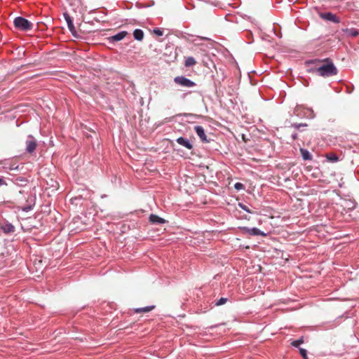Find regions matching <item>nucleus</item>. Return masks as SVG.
<instances>
[{"label":"nucleus","mask_w":359,"mask_h":359,"mask_svg":"<svg viewBox=\"0 0 359 359\" xmlns=\"http://www.w3.org/2000/svg\"><path fill=\"white\" fill-rule=\"evenodd\" d=\"M174 81L175 83L178 85L188 88L194 87L196 85V83L194 81L184 76H176L174 79Z\"/></svg>","instance_id":"nucleus-3"},{"label":"nucleus","mask_w":359,"mask_h":359,"mask_svg":"<svg viewBox=\"0 0 359 359\" xmlns=\"http://www.w3.org/2000/svg\"><path fill=\"white\" fill-rule=\"evenodd\" d=\"M227 302V299L224 297L220 298L215 304L216 306H221Z\"/></svg>","instance_id":"nucleus-20"},{"label":"nucleus","mask_w":359,"mask_h":359,"mask_svg":"<svg viewBox=\"0 0 359 359\" xmlns=\"http://www.w3.org/2000/svg\"><path fill=\"white\" fill-rule=\"evenodd\" d=\"M196 64V61L193 57H188L184 62V66L187 67L194 66Z\"/></svg>","instance_id":"nucleus-17"},{"label":"nucleus","mask_w":359,"mask_h":359,"mask_svg":"<svg viewBox=\"0 0 359 359\" xmlns=\"http://www.w3.org/2000/svg\"><path fill=\"white\" fill-rule=\"evenodd\" d=\"M304 343V339L303 338H300L298 340H296V341H293L291 342V345L294 346V347H298L300 344H303Z\"/></svg>","instance_id":"nucleus-18"},{"label":"nucleus","mask_w":359,"mask_h":359,"mask_svg":"<svg viewBox=\"0 0 359 359\" xmlns=\"http://www.w3.org/2000/svg\"><path fill=\"white\" fill-rule=\"evenodd\" d=\"M149 222L152 224H164L165 220L158 215H150L149 216Z\"/></svg>","instance_id":"nucleus-9"},{"label":"nucleus","mask_w":359,"mask_h":359,"mask_svg":"<svg viewBox=\"0 0 359 359\" xmlns=\"http://www.w3.org/2000/svg\"><path fill=\"white\" fill-rule=\"evenodd\" d=\"M299 353H300L301 355L304 358V359H307L306 350L300 348Z\"/></svg>","instance_id":"nucleus-21"},{"label":"nucleus","mask_w":359,"mask_h":359,"mask_svg":"<svg viewBox=\"0 0 359 359\" xmlns=\"http://www.w3.org/2000/svg\"><path fill=\"white\" fill-rule=\"evenodd\" d=\"M292 138L294 140H296L297 138V134L292 135Z\"/></svg>","instance_id":"nucleus-26"},{"label":"nucleus","mask_w":359,"mask_h":359,"mask_svg":"<svg viewBox=\"0 0 359 359\" xmlns=\"http://www.w3.org/2000/svg\"><path fill=\"white\" fill-rule=\"evenodd\" d=\"M127 35V32L123 31L111 37V40L114 41H118L124 39V37Z\"/></svg>","instance_id":"nucleus-12"},{"label":"nucleus","mask_w":359,"mask_h":359,"mask_svg":"<svg viewBox=\"0 0 359 359\" xmlns=\"http://www.w3.org/2000/svg\"><path fill=\"white\" fill-rule=\"evenodd\" d=\"M326 62L323 65L318 67L316 70L319 76L323 77H329L337 74V69L332 62H330L328 59L325 60Z\"/></svg>","instance_id":"nucleus-1"},{"label":"nucleus","mask_w":359,"mask_h":359,"mask_svg":"<svg viewBox=\"0 0 359 359\" xmlns=\"http://www.w3.org/2000/svg\"><path fill=\"white\" fill-rule=\"evenodd\" d=\"M201 39L206 41L209 40V39L207 37H201Z\"/></svg>","instance_id":"nucleus-27"},{"label":"nucleus","mask_w":359,"mask_h":359,"mask_svg":"<svg viewBox=\"0 0 359 359\" xmlns=\"http://www.w3.org/2000/svg\"><path fill=\"white\" fill-rule=\"evenodd\" d=\"M155 308V306H149L142 308H138L135 309L136 313L149 312Z\"/></svg>","instance_id":"nucleus-14"},{"label":"nucleus","mask_w":359,"mask_h":359,"mask_svg":"<svg viewBox=\"0 0 359 359\" xmlns=\"http://www.w3.org/2000/svg\"><path fill=\"white\" fill-rule=\"evenodd\" d=\"M243 230L246 232H248L249 234L250 235H254V236H266V234L263 232H262L259 229L257 228H252V229H249V228H247V227H244L243 228Z\"/></svg>","instance_id":"nucleus-7"},{"label":"nucleus","mask_w":359,"mask_h":359,"mask_svg":"<svg viewBox=\"0 0 359 359\" xmlns=\"http://www.w3.org/2000/svg\"><path fill=\"white\" fill-rule=\"evenodd\" d=\"M27 148L26 150L29 153H32L36 147V142L32 136H29L26 141Z\"/></svg>","instance_id":"nucleus-5"},{"label":"nucleus","mask_w":359,"mask_h":359,"mask_svg":"<svg viewBox=\"0 0 359 359\" xmlns=\"http://www.w3.org/2000/svg\"><path fill=\"white\" fill-rule=\"evenodd\" d=\"M344 32L347 33L348 36H351L352 37H356L357 36L359 35V31L354 28L346 29H344Z\"/></svg>","instance_id":"nucleus-16"},{"label":"nucleus","mask_w":359,"mask_h":359,"mask_svg":"<svg viewBox=\"0 0 359 359\" xmlns=\"http://www.w3.org/2000/svg\"><path fill=\"white\" fill-rule=\"evenodd\" d=\"M239 206L244 210H245L248 212L252 213V212L248 209V208L243 204L239 203Z\"/></svg>","instance_id":"nucleus-24"},{"label":"nucleus","mask_w":359,"mask_h":359,"mask_svg":"<svg viewBox=\"0 0 359 359\" xmlns=\"http://www.w3.org/2000/svg\"><path fill=\"white\" fill-rule=\"evenodd\" d=\"M15 27L20 30L27 32L33 28V24L22 17H17L13 21Z\"/></svg>","instance_id":"nucleus-2"},{"label":"nucleus","mask_w":359,"mask_h":359,"mask_svg":"<svg viewBox=\"0 0 359 359\" xmlns=\"http://www.w3.org/2000/svg\"><path fill=\"white\" fill-rule=\"evenodd\" d=\"M4 185H7V184L3 178H0V187Z\"/></svg>","instance_id":"nucleus-25"},{"label":"nucleus","mask_w":359,"mask_h":359,"mask_svg":"<svg viewBox=\"0 0 359 359\" xmlns=\"http://www.w3.org/2000/svg\"><path fill=\"white\" fill-rule=\"evenodd\" d=\"M65 20L67 23L69 29L70 30L71 32L73 33L74 32H75V27L74 26V24H73L71 17L68 15H65Z\"/></svg>","instance_id":"nucleus-13"},{"label":"nucleus","mask_w":359,"mask_h":359,"mask_svg":"<svg viewBox=\"0 0 359 359\" xmlns=\"http://www.w3.org/2000/svg\"><path fill=\"white\" fill-rule=\"evenodd\" d=\"M319 16L320 18L326 21H330L334 23L340 22L339 18L335 14L330 12L319 13Z\"/></svg>","instance_id":"nucleus-4"},{"label":"nucleus","mask_w":359,"mask_h":359,"mask_svg":"<svg viewBox=\"0 0 359 359\" xmlns=\"http://www.w3.org/2000/svg\"><path fill=\"white\" fill-rule=\"evenodd\" d=\"M326 159L331 163H336L339 160L338 155L334 152L327 153L325 154Z\"/></svg>","instance_id":"nucleus-10"},{"label":"nucleus","mask_w":359,"mask_h":359,"mask_svg":"<svg viewBox=\"0 0 359 359\" xmlns=\"http://www.w3.org/2000/svg\"><path fill=\"white\" fill-rule=\"evenodd\" d=\"M194 130L203 142H205V143L209 142V140L207 139V136H206L204 129L202 126H195Z\"/></svg>","instance_id":"nucleus-6"},{"label":"nucleus","mask_w":359,"mask_h":359,"mask_svg":"<svg viewBox=\"0 0 359 359\" xmlns=\"http://www.w3.org/2000/svg\"><path fill=\"white\" fill-rule=\"evenodd\" d=\"M300 153H301L302 156L304 160H305V161H306V160H308V161L312 160L313 156H312V155L311 154V153L308 150H306L305 149H303V148H301L300 149Z\"/></svg>","instance_id":"nucleus-11"},{"label":"nucleus","mask_w":359,"mask_h":359,"mask_svg":"<svg viewBox=\"0 0 359 359\" xmlns=\"http://www.w3.org/2000/svg\"><path fill=\"white\" fill-rule=\"evenodd\" d=\"M154 34H155L157 36H162L163 34V32L162 30H161L158 28H156L153 30Z\"/></svg>","instance_id":"nucleus-23"},{"label":"nucleus","mask_w":359,"mask_h":359,"mask_svg":"<svg viewBox=\"0 0 359 359\" xmlns=\"http://www.w3.org/2000/svg\"><path fill=\"white\" fill-rule=\"evenodd\" d=\"M176 141L179 144L186 147L188 149H191L193 148V146L189 142V141L182 137H178Z\"/></svg>","instance_id":"nucleus-8"},{"label":"nucleus","mask_w":359,"mask_h":359,"mask_svg":"<svg viewBox=\"0 0 359 359\" xmlns=\"http://www.w3.org/2000/svg\"><path fill=\"white\" fill-rule=\"evenodd\" d=\"M234 188L236 189V190H241V189H244V185L242 184V183H240V182H237L234 184Z\"/></svg>","instance_id":"nucleus-22"},{"label":"nucleus","mask_w":359,"mask_h":359,"mask_svg":"<svg viewBox=\"0 0 359 359\" xmlns=\"http://www.w3.org/2000/svg\"><path fill=\"white\" fill-rule=\"evenodd\" d=\"M133 36L136 40L142 41L144 38V32L142 30L137 29L134 31Z\"/></svg>","instance_id":"nucleus-15"},{"label":"nucleus","mask_w":359,"mask_h":359,"mask_svg":"<svg viewBox=\"0 0 359 359\" xmlns=\"http://www.w3.org/2000/svg\"><path fill=\"white\" fill-rule=\"evenodd\" d=\"M14 226L11 225V224H8V225H6L4 228V231L5 232H7V233H10V232H13L14 231Z\"/></svg>","instance_id":"nucleus-19"}]
</instances>
